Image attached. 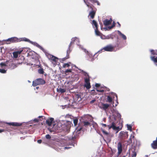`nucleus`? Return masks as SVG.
Instances as JSON below:
<instances>
[{"label": "nucleus", "mask_w": 157, "mask_h": 157, "mask_svg": "<svg viewBox=\"0 0 157 157\" xmlns=\"http://www.w3.org/2000/svg\"><path fill=\"white\" fill-rule=\"evenodd\" d=\"M45 83V81L43 79L37 78L33 82L32 85L34 86H36L37 85L44 84Z\"/></svg>", "instance_id": "f257e3e1"}, {"label": "nucleus", "mask_w": 157, "mask_h": 157, "mask_svg": "<svg viewBox=\"0 0 157 157\" xmlns=\"http://www.w3.org/2000/svg\"><path fill=\"white\" fill-rule=\"evenodd\" d=\"M71 124L70 121L66 122L61 125V129L64 131H68L71 126Z\"/></svg>", "instance_id": "f03ea898"}, {"label": "nucleus", "mask_w": 157, "mask_h": 157, "mask_svg": "<svg viewBox=\"0 0 157 157\" xmlns=\"http://www.w3.org/2000/svg\"><path fill=\"white\" fill-rule=\"evenodd\" d=\"M77 39V38L76 37L73 38L71 39V42L69 46L68 50L67 51V56L66 57L63 59V60H64L66 59H67L69 58V54L70 52V48L71 46L72 45V44H74V42L75 41V40Z\"/></svg>", "instance_id": "7ed1b4c3"}, {"label": "nucleus", "mask_w": 157, "mask_h": 157, "mask_svg": "<svg viewBox=\"0 0 157 157\" xmlns=\"http://www.w3.org/2000/svg\"><path fill=\"white\" fill-rule=\"evenodd\" d=\"M7 44H10L11 43H14L18 42V38L17 37H13L8 38L5 40Z\"/></svg>", "instance_id": "20e7f679"}, {"label": "nucleus", "mask_w": 157, "mask_h": 157, "mask_svg": "<svg viewBox=\"0 0 157 157\" xmlns=\"http://www.w3.org/2000/svg\"><path fill=\"white\" fill-rule=\"evenodd\" d=\"M87 76H88V77H86L84 78V81L85 82L84 87L87 89H89L91 88V86L90 82V78L88 74L87 75Z\"/></svg>", "instance_id": "39448f33"}, {"label": "nucleus", "mask_w": 157, "mask_h": 157, "mask_svg": "<svg viewBox=\"0 0 157 157\" xmlns=\"http://www.w3.org/2000/svg\"><path fill=\"white\" fill-rule=\"evenodd\" d=\"M102 131L105 137L109 141H110L111 140V138L114 135L113 133H109L104 130H102Z\"/></svg>", "instance_id": "423d86ee"}, {"label": "nucleus", "mask_w": 157, "mask_h": 157, "mask_svg": "<svg viewBox=\"0 0 157 157\" xmlns=\"http://www.w3.org/2000/svg\"><path fill=\"white\" fill-rule=\"evenodd\" d=\"M128 132H124L121 131L119 133L120 138L122 140H124L128 137Z\"/></svg>", "instance_id": "0eeeda50"}, {"label": "nucleus", "mask_w": 157, "mask_h": 157, "mask_svg": "<svg viewBox=\"0 0 157 157\" xmlns=\"http://www.w3.org/2000/svg\"><path fill=\"white\" fill-rule=\"evenodd\" d=\"M118 148V154L119 155L120 154L122 151V144L121 142H119L117 145Z\"/></svg>", "instance_id": "6e6552de"}, {"label": "nucleus", "mask_w": 157, "mask_h": 157, "mask_svg": "<svg viewBox=\"0 0 157 157\" xmlns=\"http://www.w3.org/2000/svg\"><path fill=\"white\" fill-rule=\"evenodd\" d=\"M109 105L101 103V105L99 106V107L101 109L104 110H106L109 107Z\"/></svg>", "instance_id": "1a4fd4ad"}, {"label": "nucleus", "mask_w": 157, "mask_h": 157, "mask_svg": "<svg viewBox=\"0 0 157 157\" xmlns=\"http://www.w3.org/2000/svg\"><path fill=\"white\" fill-rule=\"evenodd\" d=\"M23 51V50H21L18 51H17L14 52L13 53V58H17L18 57V55L20 54Z\"/></svg>", "instance_id": "9d476101"}, {"label": "nucleus", "mask_w": 157, "mask_h": 157, "mask_svg": "<svg viewBox=\"0 0 157 157\" xmlns=\"http://www.w3.org/2000/svg\"><path fill=\"white\" fill-rule=\"evenodd\" d=\"M151 146L152 148L154 149H157V137L156 140H154L151 144Z\"/></svg>", "instance_id": "9b49d317"}, {"label": "nucleus", "mask_w": 157, "mask_h": 157, "mask_svg": "<svg viewBox=\"0 0 157 157\" xmlns=\"http://www.w3.org/2000/svg\"><path fill=\"white\" fill-rule=\"evenodd\" d=\"M113 48L114 47L112 46L109 45L104 48L103 49L105 51L111 52L113 51Z\"/></svg>", "instance_id": "f8f14e48"}, {"label": "nucleus", "mask_w": 157, "mask_h": 157, "mask_svg": "<svg viewBox=\"0 0 157 157\" xmlns=\"http://www.w3.org/2000/svg\"><path fill=\"white\" fill-rule=\"evenodd\" d=\"M7 124L9 125L15 126H19L22 125V123L17 122L8 123Z\"/></svg>", "instance_id": "ddd939ff"}, {"label": "nucleus", "mask_w": 157, "mask_h": 157, "mask_svg": "<svg viewBox=\"0 0 157 157\" xmlns=\"http://www.w3.org/2000/svg\"><path fill=\"white\" fill-rule=\"evenodd\" d=\"M112 21V19L110 18L109 20L105 19L103 21L104 25L105 26H107L110 24Z\"/></svg>", "instance_id": "4468645a"}, {"label": "nucleus", "mask_w": 157, "mask_h": 157, "mask_svg": "<svg viewBox=\"0 0 157 157\" xmlns=\"http://www.w3.org/2000/svg\"><path fill=\"white\" fill-rule=\"evenodd\" d=\"M54 121V118H50L47 120L46 121V123L49 126H50L51 125L52 122Z\"/></svg>", "instance_id": "2eb2a0df"}, {"label": "nucleus", "mask_w": 157, "mask_h": 157, "mask_svg": "<svg viewBox=\"0 0 157 157\" xmlns=\"http://www.w3.org/2000/svg\"><path fill=\"white\" fill-rule=\"evenodd\" d=\"M21 41H25L26 42H28L29 43L32 42H31L29 40L25 37L19 39L18 38V42Z\"/></svg>", "instance_id": "dca6fc26"}, {"label": "nucleus", "mask_w": 157, "mask_h": 157, "mask_svg": "<svg viewBox=\"0 0 157 157\" xmlns=\"http://www.w3.org/2000/svg\"><path fill=\"white\" fill-rule=\"evenodd\" d=\"M49 58L54 62H56L58 59L57 57L52 55H49Z\"/></svg>", "instance_id": "f3484780"}, {"label": "nucleus", "mask_w": 157, "mask_h": 157, "mask_svg": "<svg viewBox=\"0 0 157 157\" xmlns=\"http://www.w3.org/2000/svg\"><path fill=\"white\" fill-rule=\"evenodd\" d=\"M84 2L88 7L90 8L92 10H93V7H94V6L93 5L90 4L89 2H86L85 1H84Z\"/></svg>", "instance_id": "a211bd4d"}, {"label": "nucleus", "mask_w": 157, "mask_h": 157, "mask_svg": "<svg viewBox=\"0 0 157 157\" xmlns=\"http://www.w3.org/2000/svg\"><path fill=\"white\" fill-rule=\"evenodd\" d=\"M107 126L108 127L109 129L111 128H112L114 130L116 129V127L115 126V124L114 122H112V124L111 125H108Z\"/></svg>", "instance_id": "6ab92c4d"}, {"label": "nucleus", "mask_w": 157, "mask_h": 157, "mask_svg": "<svg viewBox=\"0 0 157 157\" xmlns=\"http://www.w3.org/2000/svg\"><path fill=\"white\" fill-rule=\"evenodd\" d=\"M107 126L108 127L109 129L111 128H112L114 130L116 129V127L115 126V124L114 122H112V124L111 125H108Z\"/></svg>", "instance_id": "aec40b11"}, {"label": "nucleus", "mask_w": 157, "mask_h": 157, "mask_svg": "<svg viewBox=\"0 0 157 157\" xmlns=\"http://www.w3.org/2000/svg\"><path fill=\"white\" fill-rule=\"evenodd\" d=\"M133 141L134 140V136L133 135H131L128 142L129 143H133L134 144V141L133 142Z\"/></svg>", "instance_id": "412c9836"}, {"label": "nucleus", "mask_w": 157, "mask_h": 157, "mask_svg": "<svg viewBox=\"0 0 157 157\" xmlns=\"http://www.w3.org/2000/svg\"><path fill=\"white\" fill-rule=\"evenodd\" d=\"M151 59L154 62L155 65L157 66V57H155V56H151Z\"/></svg>", "instance_id": "4be33fe9"}, {"label": "nucleus", "mask_w": 157, "mask_h": 157, "mask_svg": "<svg viewBox=\"0 0 157 157\" xmlns=\"http://www.w3.org/2000/svg\"><path fill=\"white\" fill-rule=\"evenodd\" d=\"M92 11L90 12L89 13V15H90L91 18L93 19L94 17L95 12L92 10Z\"/></svg>", "instance_id": "5701e85b"}, {"label": "nucleus", "mask_w": 157, "mask_h": 157, "mask_svg": "<svg viewBox=\"0 0 157 157\" xmlns=\"http://www.w3.org/2000/svg\"><path fill=\"white\" fill-rule=\"evenodd\" d=\"M83 123L84 124V125L85 127H87L88 126H91V123L88 121H84L83 122Z\"/></svg>", "instance_id": "b1692460"}, {"label": "nucleus", "mask_w": 157, "mask_h": 157, "mask_svg": "<svg viewBox=\"0 0 157 157\" xmlns=\"http://www.w3.org/2000/svg\"><path fill=\"white\" fill-rule=\"evenodd\" d=\"M118 32L119 34L121 36L122 38L124 40H125L126 39V38H127L126 37L125 35H124V34L122 33L119 31H118Z\"/></svg>", "instance_id": "393cba45"}, {"label": "nucleus", "mask_w": 157, "mask_h": 157, "mask_svg": "<svg viewBox=\"0 0 157 157\" xmlns=\"http://www.w3.org/2000/svg\"><path fill=\"white\" fill-rule=\"evenodd\" d=\"M92 25H94L96 28V29H98V25L97 23V22H96V21L94 20H93L92 21Z\"/></svg>", "instance_id": "a878e982"}, {"label": "nucleus", "mask_w": 157, "mask_h": 157, "mask_svg": "<svg viewBox=\"0 0 157 157\" xmlns=\"http://www.w3.org/2000/svg\"><path fill=\"white\" fill-rule=\"evenodd\" d=\"M95 33L98 36H101V33L98 30V28L95 29Z\"/></svg>", "instance_id": "bb28decb"}, {"label": "nucleus", "mask_w": 157, "mask_h": 157, "mask_svg": "<svg viewBox=\"0 0 157 157\" xmlns=\"http://www.w3.org/2000/svg\"><path fill=\"white\" fill-rule=\"evenodd\" d=\"M151 54L153 55H157V50H150Z\"/></svg>", "instance_id": "cd10ccee"}, {"label": "nucleus", "mask_w": 157, "mask_h": 157, "mask_svg": "<svg viewBox=\"0 0 157 157\" xmlns=\"http://www.w3.org/2000/svg\"><path fill=\"white\" fill-rule=\"evenodd\" d=\"M136 153L135 151V149H133L132 150V157H136Z\"/></svg>", "instance_id": "c85d7f7f"}, {"label": "nucleus", "mask_w": 157, "mask_h": 157, "mask_svg": "<svg viewBox=\"0 0 157 157\" xmlns=\"http://www.w3.org/2000/svg\"><path fill=\"white\" fill-rule=\"evenodd\" d=\"M90 2L93 3H97L98 5L100 6V4L99 2L97 0H89Z\"/></svg>", "instance_id": "c756f323"}, {"label": "nucleus", "mask_w": 157, "mask_h": 157, "mask_svg": "<svg viewBox=\"0 0 157 157\" xmlns=\"http://www.w3.org/2000/svg\"><path fill=\"white\" fill-rule=\"evenodd\" d=\"M107 99L108 101L111 102L112 101V98L109 96H108L107 98Z\"/></svg>", "instance_id": "7c9ffc66"}, {"label": "nucleus", "mask_w": 157, "mask_h": 157, "mask_svg": "<svg viewBox=\"0 0 157 157\" xmlns=\"http://www.w3.org/2000/svg\"><path fill=\"white\" fill-rule=\"evenodd\" d=\"M38 72L39 73L41 74H43L44 72L43 68H41L39 69L38 70Z\"/></svg>", "instance_id": "2f4dec72"}, {"label": "nucleus", "mask_w": 157, "mask_h": 157, "mask_svg": "<svg viewBox=\"0 0 157 157\" xmlns=\"http://www.w3.org/2000/svg\"><path fill=\"white\" fill-rule=\"evenodd\" d=\"M73 122L75 126H76L77 125L78 123V119L77 118L74 119Z\"/></svg>", "instance_id": "473e14b6"}, {"label": "nucleus", "mask_w": 157, "mask_h": 157, "mask_svg": "<svg viewBox=\"0 0 157 157\" xmlns=\"http://www.w3.org/2000/svg\"><path fill=\"white\" fill-rule=\"evenodd\" d=\"M35 45H36V46H37L38 48H39L41 50L43 51L44 50V48L40 46L38 44L36 43Z\"/></svg>", "instance_id": "72a5a7b5"}, {"label": "nucleus", "mask_w": 157, "mask_h": 157, "mask_svg": "<svg viewBox=\"0 0 157 157\" xmlns=\"http://www.w3.org/2000/svg\"><path fill=\"white\" fill-rule=\"evenodd\" d=\"M58 91H59L61 93H63L65 92L66 90L64 89L60 88L59 90Z\"/></svg>", "instance_id": "f704fd0d"}, {"label": "nucleus", "mask_w": 157, "mask_h": 157, "mask_svg": "<svg viewBox=\"0 0 157 157\" xmlns=\"http://www.w3.org/2000/svg\"><path fill=\"white\" fill-rule=\"evenodd\" d=\"M82 128V127L78 126L76 128V130L77 131H80Z\"/></svg>", "instance_id": "c9c22d12"}, {"label": "nucleus", "mask_w": 157, "mask_h": 157, "mask_svg": "<svg viewBox=\"0 0 157 157\" xmlns=\"http://www.w3.org/2000/svg\"><path fill=\"white\" fill-rule=\"evenodd\" d=\"M127 128L128 130H129L130 131H132V126L130 125L127 124Z\"/></svg>", "instance_id": "e433bc0d"}, {"label": "nucleus", "mask_w": 157, "mask_h": 157, "mask_svg": "<svg viewBox=\"0 0 157 157\" xmlns=\"http://www.w3.org/2000/svg\"><path fill=\"white\" fill-rule=\"evenodd\" d=\"M45 137L47 139H51V137L50 136L49 134H47L45 136Z\"/></svg>", "instance_id": "4c0bfd02"}, {"label": "nucleus", "mask_w": 157, "mask_h": 157, "mask_svg": "<svg viewBox=\"0 0 157 157\" xmlns=\"http://www.w3.org/2000/svg\"><path fill=\"white\" fill-rule=\"evenodd\" d=\"M7 70L4 69H1V73H5L6 72Z\"/></svg>", "instance_id": "58836bf2"}, {"label": "nucleus", "mask_w": 157, "mask_h": 157, "mask_svg": "<svg viewBox=\"0 0 157 157\" xmlns=\"http://www.w3.org/2000/svg\"><path fill=\"white\" fill-rule=\"evenodd\" d=\"M42 120H41V119H37V118H35L34 119L33 121L35 122H38L39 121H42Z\"/></svg>", "instance_id": "ea45409f"}, {"label": "nucleus", "mask_w": 157, "mask_h": 157, "mask_svg": "<svg viewBox=\"0 0 157 157\" xmlns=\"http://www.w3.org/2000/svg\"><path fill=\"white\" fill-rule=\"evenodd\" d=\"M71 72V69H67L65 71V73H67L68 72Z\"/></svg>", "instance_id": "a19ab883"}, {"label": "nucleus", "mask_w": 157, "mask_h": 157, "mask_svg": "<svg viewBox=\"0 0 157 157\" xmlns=\"http://www.w3.org/2000/svg\"><path fill=\"white\" fill-rule=\"evenodd\" d=\"M70 66V65L68 63H65L64 64V67H68Z\"/></svg>", "instance_id": "79ce46f5"}, {"label": "nucleus", "mask_w": 157, "mask_h": 157, "mask_svg": "<svg viewBox=\"0 0 157 157\" xmlns=\"http://www.w3.org/2000/svg\"><path fill=\"white\" fill-rule=\"evenodd\" d=\"M6 65L5 63H1V67H2L4 66H6Z\"/></svg>", "instance_id": "37998d69"}, {"label": "nucleus", "mask_w": 157, "mask_h": 157, "mask_svg": "<svg viewBox=\"0 0 157 157\" xmlns=\"http://www.w3.org/2000/svg\"><path fill=\"white\" fill-rule=\"evenodd\" d=\"M96 90L97 91L99 92H103L104 91V90H100L97 89Z\"/></svg>", "instance_id": "c03bdc74"}, {"label": "nucleus", "mask_w": 157, "mask_h": 157, "mask_svg": "<svg viewBox=\"0 0 157 157\" xmlns=\"http://www.w3.org/2000/svg\"><path fill=\"white\" fill-rule=\"evenodd\" d=\"M100 86V85L98 83H96V84L95 85V86L97 87H99Z\"/></svg>", "instance_id": "a18cd8bd"}, {"label": "nucleus", "mask_w": 157, "mask_h": 157, "mask_svg": "<svg viewBox=\"0 0 157 157\" xmlns=\"http://www.w3.org/2000/svg\"><path fill=\"white\" fill-rule=\"evenodd\" d=\"M37 142L39 144H40L42 142V140H37Z\"/></svg>", "instance_id": "49530a36"}, {"label": "nucleus", "mask_w": 157, "mask_h": 157, "mask_svg": "<svg viewBox=\"0 0 157 157\" xmlns=\"http://www.w3.org/2000/svg\"><path fill=\"white\" fill-rule=\"evenodd\" d=\"M115 22L114 21H113V23L111 26H112L113 28V27H114L115 26Z\"/></svg>", "instance_id": "de8ad7c7"}, {"label": "nucleus", "mask_w": 157, "mask_h": 157, "mask_svg": "<svg viewBox=\"0 0 157 157\" xmlns=\"http://www.w3.org/2000/svg\"><path fill=\"white\" fill-rule=\"evenodd\" d=\"M20 59L22 60L23 61L25 60V58L24 56H21L20 58Z\"/></svg>", "instance_id": "09e8293b"}, {"label": "nucleus", "mask_w": 157, "mask_h": 157, "mask_svg": "<svg viewBox=\"0 0 157 157\" xmlns=\"http://www.w3.org/2000/svg\"><path fill=\"white\" fill-rule=\"evenodd\" d=\"M121 129H120L119 127H116V129L115 130H118V131L120 130Z\"/></svg>", "instance_id": "8fccbe9b"}, {"label": "nucleus", "mask_w": 157, "mask_h": 157, "mask_svg": "<svg viewBox=\"0 0 157 157\" xmlns=\"http://www.w3.org/2000/svg\"><path fill=\"white\" fill-rule=\"evenodd\" d=\"M117 23L118 24V27H119V28L121 26V24H120V23L118 22H117Z\"/></svg>", "instance_id": "3c124183"}, {"label": "nucleus", "mask_w": 157, "mask_h": 157, "mask_svg": "<svg viewBox=\"0 0 157 157\" xmlns=\"http://www.w3.org/2000/svg\"><path fill=\"white\" fill-rule=\"evenodd\" d=\"M102 126L103 127H105L107 126L105 124H102Z\"/></svg>", "instance_id": "603ef678"}, {"label": "nucleus", "mask_w": 157, "mask_h": 157, "mask_svg": "<svg viewBox=\"0 0 157 157\" xmlns=\"http://www.w3.org/2000/svg\"><path fill=\"white\" fill-rule=\"evenodd\" d=\"M72 139L73 140H74L75 139V136H72Z\"/></svg>", "instance_id": "864d4df0"}, {"label": "nucleus", "mask_w": 157, "mask_h": 157, "mask_svg": "<svg viewBox=\"0 0 157 157\" xmlns=\"http://www.w3.org/2000/svg\"><path fill=\"white\" fill-rule=\"evenodd\" d=\"M113 27H112V26H109L108 27V28L109 29H112V28H113Z\"/></svg>", "instance_id": "5fc2aeb1"}, {"label": "nucleus", "mask_w": 157, "mask_h": 157, "mask_svg": "<svg viewBox=\"0 0 157 157\" xmlns=\"http://www.w3.org/2000/svg\"><path fill=\"white\" fill-rule=\"evenodd\" d=\"M95 100H92L91 101H90V103H93L94 101H95Z\"/></svg>", "instance_id": "6e6d98bb"}, {"label": "nucleus", "mask_w": 157, "mask_h": 157, "mask_svg": "<svg viewBox=\"0 0 157 157\" xmlns=\"http://www.w3.org/2000/svg\"><path fill=\"white\" fill-rule=\"evenodd\" d=\"M49 130L50 132H54V130H51L50 129H49Z\"/></svg>", "instance_id": "4d7b16f0"}, {"label": "nucleus", "mask_w": 157, "mask_h": 157, "mask_svg": "<svg viewBox=\"0 0 157 157\" xmlns=\"http://www.w3.org/2000/svg\"><path fill=\"white\" fill-rule=\"evenodd\" d=\"M70 116V115H69V114H68V115L67 114L66 116V117H69Z\"/></svg>", "instance_id": "13d9d810"}, {"label": "nucleus", "mask_w": 157, "mask_h": 157, "mask_svg": "<svg viewBox=\"0 0 157 157\" xmlns=\"http://www.w3.org/2000/svg\"><path fill=\"white\" fill-rule=\"evenodd\" d=\"M43 117V116H39L38 117H39V118H41V117Z\"/></svg>", "instance_id": "bf43d9fd"}, {"label": "nucleus", "mask_w": 157, "mask_h": 157, "mask_svg": "<svg viewBox=\"0 0 157 157\" xmlns=\"http://www.w3.org/2000/svg\"><path fill=\"white\" fill-rule=\"evenodd\" d=\"M20 138L21 140H23V139H24V138H23V137H21Z\"/></svg>", "instance_id": "052dcab7"}, {"label": "nucleus", "mask_w": 157, "mask_h": 157, "mask_svg": "<svg viewBox=\"0 0 157 157\" xmlns=\"http://www.w3.org/2000/svg\"><path fill=\"white\" fill-rule=\"evenodd\" d=\"M38 88H39V87H36V89H38Z\"/></svg>", "instance_id": "680f3d73"}, {"label": "nucleus", "mask_w": 157, "mask_h": 157, "mask_svg": "<svg viewBox=\"0 0 157 157\" xmlns=\"http://www.w3.org/2000/svg\"><path fill=\"white\" fill-rule=\"evenodd\" d=\"M0 132H2V130L1 129Z\"/></svg>", "instance_id": "e2e57ef3"}, {"label": "nucleus", "mask_w": 157, "mask_h": 157, "mask_svg": "<svg viewBox=\"0 0 157 157\" xmlns=\"http://www.w3.org/2000/svg\"><path fill=\"white\" fill-rule=\"evenodd\" d=\"M101 51H99V52H101Z\"/></svg>", "instance_id": "0e129e2a"}, {"label": "nucleus", "mask_w": 157, "mask_h": 157, "mask_svg": "<svg viewBox=\"0 0 157 157\" xmlns=\"http://www.w3.org/2000/svg\"><path fill=\"white\" fill-rule=\"evenodd\" d=\"M146 157H148V155H146Z\"/></svg>", "instance_id": "69168bd1"}, {"label": "nucleus", "mask_w": 157, "mask_h": 157, "mask_svg": "<svg viewBox=\"0 0 157 157\" xmlns=\"http://www.w3.org/2000/svg\"><path fill=\"white\" fill-rule=\"evenodd\" d=\"M125 157V156H123V157Z\"/></svg>", "instance_id": "338daca9"}]
</instances>
